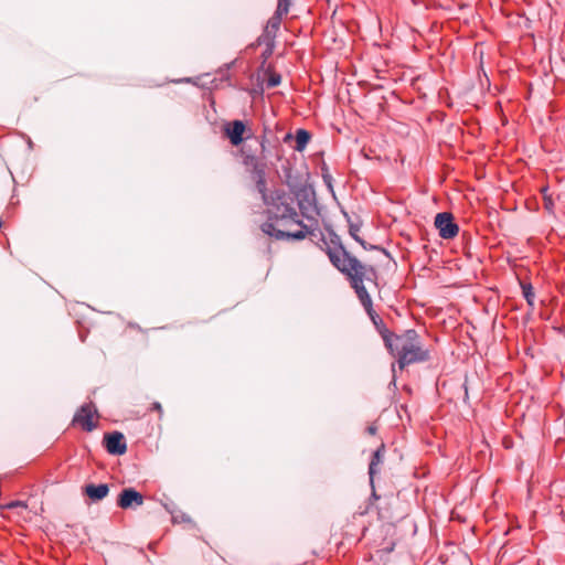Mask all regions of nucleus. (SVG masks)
Here are the masks:
<instances>
[{
    "label": "nucleus",
    "instance_id": "nucleus-7",
    "mask_svg": "<svg viewBox=\"0 0 565 565\" xmlns=\"http://www.w3.org/2000/svg\"><path fill=\"white\" fill-rule=\"evenodd\" d=\"M104 443L110 455H124L127 450L125 436L119 431L108 433L104 436Z\"/></svg>",
    "mask_w": 565,
    "mask_h": 565
},
{
    "label": "nucleus",
    "instance_id": "nucleus-16",
    "mask_svg": "<svg viewBox=\"0 0 565 565\" xmlns=\"http://www.w3.org/2000/svg\"><path fill=\"white\" fill-rule=\"evenodd\" d=\"M366 313L370 317V319L372 320V322L376 326L380 333L382 334V332L384 331V328H386V327L384 326L383 320L380 318V316L374 311L373 306H371V310L366 311Z\"/></svg>",
    "mask_w": 565,
    "mask_h": 565
},
{
    "label": "nucleus",
    "instance_id": "nucleus-5",
    "mask_svg": "<svg viewBox=\"0 0 565 565\" xmlns=\"http://www.w3.org/2000/svg\"><path fill=\"white\" fill-rule=\"evenodd\" d=\"M435 226L439 232V236L444 239H451L459 232V226L455 223L452 214L448 212H441L436 215Z\"/></svg>",
    "mask_w": 565,
    "mask_h": 565
},
{
    "label": "nucleus",
    "instance_id": "nucleus-21",
    "mask_svg": "<svg viewBox=\"0 0 565 565\" xmlns=\"http://www.w3.org/2000/svg\"><path fill=\"white\" fill-rule=\"evenodd\" d=\"M322 178H323V181L326 183V185L332 190V177L329 174V173H323L322 174Z\"/></svg>",
    "mask_w": 565,
    "mask_h": 565
},
{
    "label": "nucleus",
    "instance_id": "nucleus-8",
    "mask_svg": "<svg viewBox=\"0 0 565 565\" xmlns=\"http://www.w3.org/2000/svg\"><path fill=\"white\" fill-rule=\"evenodd\" d=\"M95 407L92 404L83 405L75 414L73 422L82 426L86 431H92L96 425L93 422Z\"/></svg>",
    "mask_w": 565,
    "mask_h": 565
},
{
    "label": "nucleus",
    "instance_id": "nucleus-24",
    "mask_svg": "<svg viewBox=\"0 0 565 565\" xmlns=\"http://www.w3.org/2000/svg\"><path fill=\"white\" fill-rule=\"evenodd\" d=\"M152 409L158 411L160 414L162 413L161 404L158 402L152 404Z\"/></svg>",
    "mask_w": 565,
    "mask_h": 565
},
{
    "label": "nucleus",
    "instance_id": "nucleus-10",
    "mask_svg": "<svg viewBox=\"0 0 565 565\" xmlns=\"http://www.w3.org/2000/svg\"><path fill=\"white\" fill-rule=\"evenodd\" d=\"M109 487L106 483H88L84 487V493L94 502L100 501L107 497Z\"/></svg>",
    "mask_w": 565,
    "mask_h": 565
},
{
    "label": "nucleus",
    "instance_id": "nucleus-23",
    "mask_svg": "<svg viewBox=\"0 0 565 565\" xmlns=\"http://www.w3.org/2000/svg\"><path fill=\"white\" fill-rule=\"evenodd\" d=\"M376 430H377V428H376V426H375V425H370V426L366 428V431H367V434H370V435H375V434H376Z\"/></svg>",
    "mask_w": 565,
    "mask_h": 565
},
{
    "label": "nucleus",
    "instance_id": "nucleus-20",
    "mask_svg": "<svg viewBox=\"0 0 565 565\" xmlns=\"http://www.w3.org/2000/svg\"><path fill=\"white\" fill-rule=\"evenodd\" d=\"M280 75L273 74L267 81V87H276L280 84Z\"/></svg>",
    "mask_w": 565,
    "mask_h": 565
},
{
    "label": "nucleus",
    "instance_id": "nucleus-11",
    "mask_svg": "<svg viewBox=\"0 0 565 565\" xmlns=\"http://www.w3.org/2000/svg\"><path fill=\"white\" fill-rule=\"evenodd\" d=\"M383 451H384V445H381V447H379L373 452V456H372V459H371V462L369 466V476H370L371 483H373V479L376 473V467L382 462Z\"/></svg>",
    "mask_w": 565,
    "mask_h": 565
},
{
    "label": "nucleus",
    "instance_id": "nucleus-17",
    "mask_svg": "<svg viewBox=\"0 0 565 565\" xmlns=\"http://www.w3.org/2000/svg\"><path fill=\"white\" fill-rule=\"evenodd\" d=\"M250 173L253 175L254 181L266 179V167L264 163L258 166L257 168L250 169Z\"/></svg>",
    "mask_w": 565,
    "mask_h": 565
},
{
    "label": "nucleus",
    "instance_id": "nucleus-25",
    "mask_svg": "<svg viewBox=\"0 0 565 565\" xmlns=\"http://www.w3.org/2000/svg\"><path fill=\"white\" fill-rule=\"evenodd\" d=\"M299 209L301 210L302 215L307 216L306 207L303 206V204L301 202H299Z\"/></svg>",
    "mask_w": 565,
    "mask_h": 565
},
{
    "label": "nucleus",
    "instance_id": "nucleus-12",
    "mask_svg": "<svg viewBox=\"0 0 565 565\" xmlns=\"http://www.w3.org/2000/svg\"><path fill=\"white\" fill-rule=\"evenodd\" d=\"M311 136L310 134L305 129H298L296 131V146L295 149L297 151H302L307 147Z\"/></svg>",
    "mask_w": 565,
    "mask_h": 565
},
{
    "label": "nucleus",
    "instance_id": "nucleus-19",
    "mask_svg": "<svg viewBox=\"0 0 565 565\" xmlns=\"http://www.w3.org/2000/svg\"><path fill=\"white\" fill-rule=\"evenodd\" d=\"M291 0H278L277 9L275 12L286 15L289 12Z\"/></svg>",
    "mask_w": 565,
    "mask_h": 565
},
{
    "label": "nucleus",
    "instance_id": "nucleus-9",
    "mask_svg": "<svg viewBox=\"0 0 565 565\" xmlns=\"http://www.w3.org/2000/svg\"><path fill=\"white\" fill-rule=\"evenodd\" d=\"M282 14H279L278 12H275L269 20L267 21L264 33H263V40L264 43L271 45L274 43V40L276 38V34L280 28Z\"/></svg>",
    "mask_w": 565,
    "mask_h": 565
},
{
    "label": "nucleus",
    "instance_id": "nucleus-3",
    "mask_svg": "<svg viewBox=\"0 0 565 565\" xmlns=\"http://www.w3.org/2000/svg\"><path fill=\"white\" fill-rule=\"evenodd\" d=\"M382 338L390 352L397 356L401 370L409 364L425 362L429 359V351L423 349L419 335L413 329L397 335L393 334L387 328H384Z\"/></svg>",
    "mask_w": 565,
    "mask_h": 565
},
{
    "label": "nucleus",
    "instance_id": "nucleus-14",
    "mask_svg": "<svg viewBox=\"0 0 565 565\" xmlns=\"http://www.w3.org/2000/svg\"><path fill=\"white\" fill-rule=\"evenodd\" d=\"M523 297L530 307H534L535 294L531 284H521Z\"/></svg>",
    "mask_w": 565,
    "mask_h": 565
},
{
    "label": "nucleus",
    "instance_id": "nucleus-15",
    "mask_svg": "<svg viewBox=\"0 0 565 565\" xmlns=\"http://www.w3.org/2000/svg\"><path fill=\"white\" fill-rule=\"evenodd\" d=\"M255 184H256V190L262 195L264 203H268L270 200V193H267L266 179L256 180Z\"/></svg>",
    "mask_w": 565,
    "mask_h": 565
},
{
    "label": "nucleus",
    "instance_id": "nucleus-1",
    "mask_svg": "<svg viewBox=\"0 0 565 565\" xmlns=\"http://www.w3.org/2000/svg\"><path fill=\"white\" fill-rule=\"evenodd\" d=\"M267 205L268 220L262 225V231L278 241H301L311 232L299 218L295 207L294 196L284 190L270 193Z\"/></svg>",
    "mask_w": 565,
    "mask_h": 565
},
{
    "label": "nucleus",
    "instance_id": "nucleus-18",
    "mask_svg": "<svg viewBox=\"0 0 565 565\" xmlns=\"http://www.w3.org/2000/svg\"><path fill=\"white\" fill-rule=\"evenodd\" d=\"M360 227L355 224H350V228H349V232H350V235L352 236V238L354 241H356L358 243L361 244V246L364 248V249H367V246H366V243L358 235V232H359Z\"/></svg>",
    "mask_w": 565,
    "mask_h": 565
},
{
    "label": "nucleus",
    "instance_id": "nucleus-6",
    "mask_svg": "<svg viewBox=\"0 0 565 565\" xmlns=\"http://www.w3.org/2000/svg\"><path fill=\"white\" fill-rule=\"evenodd\" d=\"M143 504V495L134 488H125L119 493L117 505L121 509H134Z\"/></svg>",
    "mask_w": 565,
    "mask_h": 565
},
{
    "label": "nucleus",
    "instance_id": "nucleus-2",
    "mask_svg": "<svg viewBox=\"0 0 565 565\" xmlns=\"http://www.w3.org/2000/svg\"><path fill=\"white\" fill-rule=\"evenodd\" d=\"M323 243L331 264L347 276L361 305L365 311H370L373 302L364 287V280L373 279L375 276L374 268L362 264L355 256L351 255L343 246L340 236L334 232H331L329 234V241H323Z\"/></svg>",
    "mask_w": 565,
    "mask_h": 565
},
{
    "label": "nucleus",
    "instance_id": "nucleus-13",
    "mask_svg": "<svg viewBox=\"0 0 565 565\" xmlns=\"http://www.w3.org/2000/svg\"><path fill=\"white\" fill-rule=\"evenodd\" d=\"M242 153H243V163L249 170L253 168H257L258 166H260L263 163L258 157H256L253 153H249L247 150H245V148L242 149Z\"/></svg>",
    "mask_w": 565,
    "mask_h": 565
},
{
    "label": "nucleus",
    "instance_id": "nucleus-4",
    "mask_svg": "<svg viewBox=\"0 0 565 565\" xmlns=\"http://www.w3.org/2000/svg\"><path fill=\"white\" fill-rule=\"evenodd\" d=\"M224 135L230 139V142L237 147L244 140L252 137V130L246 127L242 120H233L224 126Z\"/></svg>",
    "mask_w": 565,
    "mask_h": 565
},
{
    "label": "nucleus",
    "instance_id": "nucleus-22",
    "mask_svg": "<svg viewBox=\"0 0 565 565\" xmlns=\"http://www.w3.org/2000/svg\"><path fill=\"white\" fill-rule=\"evenodd\" d=\"M544 204H545V209L551 211L552 207H553V202L551 200V198H547L546 195L544 196Z\"/></svg>",
    "mask_w": 565,
    "mask_h": 565
}]
</instances>
